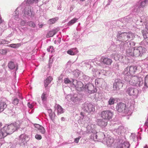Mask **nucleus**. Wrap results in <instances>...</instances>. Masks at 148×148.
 <instances>
[{
	"instance_id": "aec40b11",
	"label": "nucleus",
	"mask_w": 148,
	"mask_h": 148,
	"mask_svg": "<svg viewBox=\"0 0 148 148\" xmlns=\"http://www.w3.org/2000/svg\"><path fill=\"white\" fill-rule=\"evenodd\" d=\"M6 103L3 101H0V112L3 111L7 107Z\"/></svg>"
},
{
	"instance_id": "c03bdc74",
	"label": "nucleus",
	"mask_w": 148,
	"mask_h": 148,
	"mask_svg": "<svg viewBox=\"0 0 148 148\" xmlns=\"http://www.w3.org/2000/svg\"><path fill=\"white\" fill-rule=\"evenodd\" d=\"M35 138L38 140H40L42 138L41 136L39 134H36L35 136Z\"/></svg>"
},
{
	"instance_id": "4be33fe9",
	"label": "nucleus",
	"mask_w": 148,
	"mask_h": 148,
	"mask_svg": "<svg viewBox=\"0 0 148 148\" xmlns=\"http://www.w3.org/2000/svg\"><path fill=\"white\" fill-rule=\"evenodd\" d=\"M130 75H125L124 79L126 82L128 83L129 84H130V81L131 79V77L132 76Z\"/></svg>"
},
{
	"instance_id": "603ef678",
	"label": "nucleus",
	"mask_w": 148,
	"mask_h": 148,
	"mask_svg": "<svg viewBox=\"0 0 148 148\" xmlns=\"http://www.w3.org/2000/svg\"><path fill=\"white\" fill-rule=\"evenodd\" d=\"M145 125L148 127V118L145 122Z\"/></svg>"
},
{
	"instance_id": "9d476101",
	"label": "nucleus",
	"mask_w": 148,
	"mask_h": 148,
	"mask_svg": "<svg viewBox=\"0 0 148 148\" xmlns=\"http://www.w3.org/2000/svg\"><path fill=\"white\" fill-rule=\"evenodd\" d=\"M112 62V60L111 59L108 58L102 57L101 59V62L108 65H111Z\"/></svg>"
},
{
	"instance_id": "864d4df0",
	"label": "nucleus",
	"mask_w": 148,
	"mask_h": 148,
	"mask_svg": "<svg viewBox=\"0 0 148 148\" xmlns=\"http://www.w3.org/2000/svg\"><path fill=\"white\" fill-rule=\"evenodd\" d=\"M41 126H40V125L38 124H36L35 126L37 128L38 130H39L40 129V127Z\"/></svg>"
},
{
	"instance_id": "49530a36",
	"label": "nucleus",
	"mask_w": 148,
	"mask_h": 148,
	"mask_svg": "<svg viewBox=\"0 0 148 148\" xmlns=\"http://www.w3.org/2000/svg\"><path fill=\"white\" fill-rule=\"evenodd\" d=\"M27 106L29 108H32L33 107L34 105L32 103L31 104L29 102H28Z\"/></svg>"
},
{
	"instance_id": "2eb2a0df",
	"label": "nucleus",
	"mask_w": 148,
	"mask_h": 148,
	"mask_svg": "<svg viewBox=\"0 0 148 148\" xmlns=\"http://www.w3.org/2000/svg\"><path fill=\"white\" fill-rule=\"evenodd\" d=\"M8 134L4 127L0 130V139L3 138Z\"/></svg>"
},
{
	"instance_id": "393cba45",
	"label": "nucleus",
	"mask_w": 148,
	"mask_h": 148,
	"mask_svg": "<svg viewBox=\"0 0 148 148\" xmlns=\"http://www.w3.org/2000/svg\"><path fill=\"white\" fill-rule=\"evenodd\" d=\"M126 131V128H125L123 126H121V132L122 134H123V133H124L123 135H121V136H123L121 139H123V137H125L124 133Z\"/></svg>"
},
{
	"instance_id": "20e7f679",
	"label": "nucleus",
	"mask_w": 148,
	"mask_h": 148,
	"mask_svg": "<svg viewBox=\"0 0 148 148\" xmlns=\"http://www.w3.org/2000/svg\"><path fill=\"white\" fill-rule=\"evenodd\" d=\"M143 84V80L141 78L138 77L136 76H133L131 77L130 84L132 85H136L140 86Z\"/></svg>"
},
{
	"instance_id": "4468645a",
	"label": "nucleus",
	"mask_w": 148,
	"mask_h": 148,
	"mask_svg": "<svg viewBox=\"0 0 148 148\" xmlns=\"http://www.w3.org/2000/svg\"><path fill=\"white\" fill-rule=\"evenodd\" d=\"M75 86L76 89L79 91L82 90L83 89V84L80 81L77 82L76 85H75Z\"/></svg>"
},
{
	"instance_id": "c85d7f7f",
	"label": "nucleus",
	"mask_w": 148,
	"mask_h": 148,
	"mask_svg": "<svg viewBox=\"0 0 148 148\" xmlns=\"http://www.w3.org/2000/svg\"><path fill=\"white\" fill-rule=\"evenodd\" d=\"M58 19V18H55L51 19L49 21V23L51 24L54 23Z\"/></svg>"
},
{
	"instance_id": "338daca9",
	"label": "nucleus",
	"mask_w": 148,
	"mask_h": 148,
	"mask_svg": "<svg viewBox=\"0 0 148 148\" xmlns=\"http://www.w3.org/2000/svg\"><path fill=\"white\" fill-rule=\"evenodd\" d=\"M81 1H84L85 0H80Z\"/></svg>"
},
{
	"instance_id": "8fccbe9b",
	"label": "nucleus",
	"mask_w": 148,
	"mask_h": 148,
	"mask_svg": "<svg viewBox=\"0 0 148 148\" xmlns=\"http://www.w3.org/2000/svg\"><path fill=\"white\" fill-rule=\"evenodd\" d=\"M70 49H72L73 50H72L73 51V52H75V54L77 53L78 52L76 48H71Z\"/></svg>"
},
{
	"instance_id": "ea45409f",
	"label": "nucleus",
	"mask_w": 148,
	"mask_h": 148,
	"mask_svg": "<svg viewBox=\"0 0 148 148\" xmlns=\"http://www.w3.org/2000/svg\"><path fill=\"white\" fill-rule=\"evenodd\" d=\"M64 80V83L66 84H69L71 82V81L67 78H65Z\"/></svg>"
},
{
	"instance_id": "a211bd4d",
	"label": "nucleus",
	"mask_w": 148,
	"mask_h": 148,
	"mask_svg": "<svg viewBox=\"0 0 148 148\" xmlns=\"http://www.w3.org/2000/svg\"><path fill=\"white\" fill-rule=\"evenodd\" d=\"M58 32L56 29H53L52 31H49L46 35V37L47 38L53 37Z\"/></svg>"
},
{
	"instance_id": "f03ea898",
	"label": "nucleus",
	"mask_w": 148,
	"mask_h": 148,
	"mask_svg": "<svg viewBox=\"0 0 148 148\" xmlns=\"http://www.w3.org/2000/svg\"><path fill=\"white\" fill-rule=\"evenodd\" d=\"M20 122L18 121L8 125L7 127H3L8 134H12L14 131L20 128Z\"/></svg>"
},
{
	"instance_id": "680f3d73",
	"label": "nucleus",
	"mask_w": 148,
	"mask_h": 148,
	"mask_svg": "<svg viewBox=\"0 0 148 148\" xmlns=\"http://www.w3.org/2000/svg\"><path fill=\"white\" fill-rule=\"evenodd\" d=\"M42 26H43L42 25H39V27L40 28H42Z\"/></svg>"
},
{
	"instance_id": "39448f33",
	"label": "nucleus",
	"mask_w": 148,
	"mask_h": 148,
	"mask_svg": "<svg viewBox=\"0 0 148 148\" xmlns=\"http://www.w3.org/2000/svg\"><path fill=\"white\" fill-rule=\"evenodd\" d=\"M82 108L83 110L88 113L95 111V107L91 103L86 102L82 105Z\"/></svg>"
},
{
	"instance_id": "412c9836",
	"label": "nucleus",
	"mask_w": 148,
	"mask_h": 148,
	"mask_svg": "<svg viewBox=\"0 0 148 148\" xmlns=\"http://www.w3.org/2000/svg\"><path fill=\"white\" fill-rule=\"evenodd\" d=\"M24 14L25 15L31 16L32 15L31 9L29 7L26 8L24 10Z\"/></svg>"
},
{
	"instance_id": "cd10ccee",
	"label": "nucleus",
	"mask_w": 148,
	"mask_h": 148,
	"mask_svg": "<svg viewBox=\"0 0 148 148\" xmlns=\"http://www.w3.org/2000/svg\"><path fill=\"white\" fill-rule=\"evenodd\" d=\"M115 101V99L113 97H111L109 99L108 103L109 105H111L114 103Z\"/></svg>"
},
{
	"instance_id": "6ab92c4d",
	"label": "nucleus",
	"mask_w": 148,
	"mask_h": 148,
	"mask_svg": "<svg viewBox=\"0 0 148 148\" xmlns=\"http://www.w3.org/2000/svg\"><path fill=\"white\" fill-rule=\"evenodd\" d=\"M141 8L139 5V3H136L132 7V10L134 12H138Z\"/></svg>"
},
{
	"instance_id": "4c0bfd02",
	"label": "nucleus",
	"mask_w": 148,
	"mask_h": 148,
	"mask_svg": "<svg viewBox=\"0 0 148 148\" xmlns=\"http://www.w3.org/2000/svg\"><path fill=\"white\" fill-rule=\"evenodd\" d=\"M39 0H27V2L29 3H37Z\"/></svg>"
},
{
	"instance_id": "052dcab7",
	"label": "nucleus",
	"mask_w": 148,
	"mask_h": 148,
	"mask_svg": "<svg viewBox=\"0 0 148 148\" xmlns=\"http://www.w3.org/2000/svg\"><path fill=\"white\" fill-rule=\"evenodd\" d=\"M80 115H81L82 116H83V117H84V115L83 114V113L82 112H81L80 113Z\"/></svg>"
},
{
	"instance_id": "ddd939ff",
	"label": "nucleus",
	"mask_w": 148,
	"mask_h": 148,
	"mask_svg": "<svg viewBox=\"0 0 148 148\" xmlns=\"http://www.w3.org/2000/svg\"><path fill=\"white\" fill-rule=\"evenodd\" d=\"M107 120H103L101 119H99L97 121V123L101 127H105L107 124Z\"/></svg>"
},
{
	"instance_id": "7ed1b4c3",
	"label": "nucleus",
	"mask_w": 148,
	"mask_h": 148,
	"mask_svg": "<svg viewBox=\"0 0 148 148\" xmlns=\"http://www.w3.org/2000/svg\"><path fill=\"white\" fill-rule=\"evenodd\" d=\"M132 107L131 106L128 108L125 104L121 103V115L122 116L130 115L132 113Z\"/></svg>"
},
{
	"instance_id": "79ce46f5",
	"label": "nucleus",
	"mask_w": 148,
	"mask_h": 148,
	"mask_svg": "<svg viewBox=\"0 0 148 148\" xmlns=\"http://www.w3.org/2000/svg\"><path fill=\"white\" fill-rule=\"evenodd\" d=\"M18 99H14L13 102V103L14 105H16L18 103Z\"/></svg>"
},
{
	"instance_id": "a19ab883",
	"label": "nucleus",
	"mask_w": 148,
	"mask_h": 148,
	"mask_svg": "<svg viewBox=\"0 0 148 148\" xmlns=\"http://www.w3.org/2000/svg\"><path fill=\"white\" fill-rule=\"evenodd\" d=\"M143 36L144 39L148 38V32H143Z\"/></svg>"
},
{
	"instance_id": "3c124183",
	"label": "nucleus",
	"mask_w": 148,
	"mask_h": 148,
	"mask_svg": "<svg viewBox=\"0 0 148 148\" xmlns=\"http://www.w3.org/2000/svg\"><path fill=\"white\" fill-rule=\"evenodd\" d=\"M25 22L24 21H21V23H20V24L22 26H23L24 25H25Z\"/></svg>"
},
{
	"instance_id": "37998d69",
	"label": "nucleus",
	"mask_w": 148,
	"mask_h": 148,
	"mask_svg": "<svg viewBox=\"0 0 148 148\" xmlns=\"http://www.w3.org/2000/svg\"><path fill=\"white\" fill-rule=\"evenodd\" d=\"M47 50L49 52H52L53 51V46H50L49 48L47 49Z\"/></svg>"
},
{
	"instance_id": "a18cd8bd",
	"label": "nucleus",
	"mask_w": 148,
	"mask_h": 148,
	"mask_svg": "<svg viewBox=\"0 0 148 148\" xmlns=\"http://www.w3.org/2000/svg\"><path fill=\"white\" fill-rule=\"evenodd\" d=\"M120 103H119L116 106V109L117 111H118L119 112V110H120Z\"/></svg>"
},
{
	"instance_id": "bb28decb",
	"label": "nucleus",
	"mask_w": 148,
	"mask_h": 148,
	"mask_svg": "<svg viewBox=\"0 0 148 148\" xmlns=\"http://www.w3.org/2000/svg\"><path fill=\"white\" fill-rule=\"evenodd\" d=\"M70 100L73 103H76L79 101V99L77 97L73 96L70 98Z\"/></svg>"
},
{
	"instance_id": "7c9ffc66",
	"label": "nucleus",
	"mask_w": 148,
	"mask_h": 148,
	"mask_svg": "<svg viewBox=\"0 0 148 148\" xmlns=\"http://www.w3.org/2000/svg\"><path fill=\"white\" fill-rule=\"evenodd\" d=\"M57 108L58 112L60 114L62 113L63 112V109L62 107L59 105H58L57 106Z\"/></svg>"
},
{
	"instance_id": "5701e85b",
	"label": "nucleus",
	"mask_w": 148,
	"mask_h": 148,
	"mask_svg": "<svg viewBox=\"0 0 148 148\" xmlns=\"http://www.w3.org/2000/svg\"><path fill=\"white\" fill-rule=\"evenodd\" d=\"M148 3L143 0L139 3V5L141 8H144L148 5Z\"/></svg>"
},
{
	"instance_id": "09e8293b",
	"label": "nucleus",
	"mask_w": 148,
	"mask_h": 148,
	"mask_svg": "<svg viewBox=\"0 0 148 148\" xmlns=\"http://www.w3.org/2000/svg\"><path fill=\"white\" fill-rule=\"evenodd\" d=\"M103 82V80L102 79H99L97 80V84L100 85L101 84V82Z\"/></svg>"
},
{
	"instance_id": "1a4fd4ad",
	"label": "nucleus",
	"mask_w": 148,
	"mask_h": 148,
	"mask_svg": "<svg viewBox=\"0 0 148 148\" xmlns=\"http://www.w3.org/2000/svg\"><path fill=\"white\" fill-rule=\"evenodd\" d=\"M126 92L130 96H136L138 93V91L136 88L129 87L127 88Z\"/></svg>"
},
{
	"instance_id": "e433bc0d",
	"label": "nucleus",
	"mask_w": 148,
	"mask_h": 148,
	"mask_svg": "<svg viewBox=\"0 0 148 148\" xmlns=\"http://www.w3.org/2000/svg\"><path fill=\"white\" fill-rule=\"evenodd\" d=\"M39 132L42 134H44L45 133V128L42 126L40 127V129L39 130Z\"/></svg>"
},
{
	"instance_id": "de8ad7c7",
	"label": "nucleus",
	"mask_w": 148,
	"mask_h": 148,
	"mask_svg": "<svg viewBox=\"0 0 148 148\" xmlns=\"http://www.w3.org/2000/svg\"><path fill=\"white\" fill-rule=\"evenodd\" d=\"M81 138V136H79L78 137V138H75L74 140V142L75 143H78L79 140Z\"/></svg>"
},
{
	"instance_id": "0e129e2a",
	"label": "nucleus",
	"mask_w": 148,
	"mask_h": 148,
	"mask_svg": "<svg viewBox=\"0 0 148 148\" xmlns=\"http://www.w3.org/2000/svg\"><path fill=\"white\" fill-rule=\"evenodd\" d=\"M147 24H146L145 25V26H145V28H146V29H147L148 30V27H147Z\"/></svg>"
},
{
	"instance_id": "f257e3e1",
	"label": "nucleus",
	"mask_w": 148,
	"mask_h": 148,
	"mask_svg": "<svg viewBox=\"0 0 148 148\" xmlns=\"http://www.w3.org/2000/svg\"><path fill=\"white\" fill-rule=\"evenodd\" d=\"M145 51V49L142 47H135L133 51L132 49H130L127 51L126 56L129 57L135 56L136 57L141 56Z\"/></svg>"
},
{
	"instance_id": "774afa93",
	"label": "nucleus",
	"mask_w": 148,
	"mask_h": 148,
	"mask_svg": "<svg viewBox=\"0 0 148 148\" xmlns=\"http://www.w3.org/2000/svg\"><path fill=\"white\" fill-rule=\"evenodd\" d=\"M127 118L128 119H129V117L128 116H127Z\"/></svg>"
},
{
	"instance_id": "4d7b16f0",
	"label": "nucleus",
	"mask_w": 148,
	"mask_h": 148,
	"mask_svg": "<svg viewBox=\"0 0 148 148\" xmlns=\"http://www.w3.org/2000/svg\"><path fill=\"white\" fill-rule=\"evenodd\" d=\"M118 56H119V55H117V56H114V59H115V60H119V59L117 58H116Z\"/></svg>"
},
{
	"instance_id": "6e6552de",
	"label": "nucleus",
	"mask_w": 148,
	"mask_h": 148,
	"mask_svg": "<svg viewBox=\"0 0 148 148\" xmlns=\"http://www.w3.org/2000/svg\"><path fill=\"white\" fill-rule=\"evenodd\" d=\"M123 47L122 48V49L125 50L127 55V51L130 49H132V47L135 45V43L134 42L130 41L124 43Z\"/></svg>"
},
{
	"instance_id": "0eeeda50",
	"label": "nucleus",
	"mask_w": 148,
	"mask_h": 148,
	"mask_svg": "<svg viewBox=\"0 0 148 148\" xmlns=\"http://www.w3.org/2000/svg\"><path fill=\"white\" fill-rule=\"evenodd\" d=\"M135 36L134 34L131 32H123L121 33V37L123 42H125L128 39H133Z\"/></svg>"
},
{
	"instance_id": "58836bf2",
	"label": "nucleus",
	"mask_w": 148,
	"mask_h": 148,
	"mask_svg": "<svg viewBox=\"0 0 148 148\" xmlns=\"http://www.w3.org/2000/svg\"><path fill=\"white\" fill-rule=\"evenodd\" d=\"M7 53V50L5 49H0V53L3 55H5Z\"/></svg>"
},
{
	"instance_id": "b1692460",
	"label": "nucleus",
	"mask_w": 148,
	"mask_h": 148,
	"mask_svg": "<svg viewBox=\"0 0 148 148\" xmlns=\"http://www.w3.org/2000/svg\"><path fill=\"white\" fill-rule=\"evenodd\" d=\"M21 46V44L20 43L12 44L9 45L10 47L14 48H18Z\"/></svg>"
},
{
	"instance_id": "bf43d9fd",
	"label": "nucleus",
	"mask_w": 148,
	"mask_h": 148,
	"mask_svg": "<svg viewBox=\"0 0 148 148\" xmlns=\"http://www.w3.org/2000/svg\"><path fill=\"white\" fill-rule=\"evenodd\" d=\"M3 22V20L1 16H0V24L2 23Z\"/></svg>"
},
{
	"instance_id": "9b49d317",
	"label": "nucleus",
	"mask_w": 148,
	"mask_h": 148,
	"mask_svg": "<svg viewBox=\"0 0 148 148\" xmlns=\"http://www.w3.org/2000/svg\"><path fill=\"white\" fill-rule=\"evenodd\" d=\"M121 140L122 141V144H121V148H129L130 145L128 142L126 141L125 137H123V139H121Z\"/></svg>"
},
{
	"instance_id": "473e14b6",
	"label": "nucleus",
	"mask_w": 148,
	"mask_h": 148,
	"mask_svg": "<svg viewBox=\"0 0 148 148\" xmlns=\"http://www.w3.org/2000/svg\"><path fill=\"white\" fill-rule=\"evenodd\" d=\"M72 49H70L67 51V53L71 55H74L75 54V52H73Z\"/></svg>"
},
{
	"instance_id": "13d9d810",
	"label": "nucleus",
	"mask_w": 148,
	"mask_h": 148,
	"mask_svg": "<svg viewBox=\"0 0 148 148\" xmlns=\"http://www.w3.org/2000/svg\"><path fill=\"white\" fill-rule=\"evenodd\" d=\"M143 18V17H142L141 18V20L140 21V22L142 23V22H145V21H144V20H143L142 19V18Z\"/></svg>"
},
{
	"instance_id": "69168bd1",
	"label": "nucleus",
	"mask_w": 148,
	"mask_h": 148,
	"mask_svg": "<svg viewBox=\"0 0 148 148\" xmlns=\"http://www.w3.org/2000/svg\"><path fill=\"white\" fill-rule=\"evenodd\" d=\"M54 42L56 44V40H55L54 41Z\"/></svg>"
},
{
	"instance_id": "6e6d98bb",
	"label": "nucleus",
	"mask_w": 148,
	"mask_h": 148,
	"mask_svg": "<svg viewBox=\"0 0 148 148\" xmlns=\"http://www.w3.org/2000/svg\"><path fill=\"white\" fill-rule=\"evenodd\" d=\"M48 112L49 113V114H51L53 112L52 111V110L51 109H49L48 110Z\"/></svg>"
},
{
	"instance_id": "dca6fc26",
	"label": "nucleus",
	"mask_w": 148,
	"mask_h": 148,
	"mask_svg": "<svg viewBox=\"0 0 148 148\" xmlns=\"http://www.w3.org/2000/svg\"><path fill=\"white\" fill-rule=\"evenodd\" d=\"M128 67L130 75L134 74L137 70V67L136 66H128Z\"/></svg>"
},
{
	"instance_id": "5fc2aeb1",
	"label": "nucleus",
	"mask_w": 148,
	"mask_h": 148,
	"mask_svg": "<svg viewBox=\"0 0 148 148\" xmlns=\"http://www.w3.org/2000/svg\"><path fill=\"white\" fill-rule=\"evenodd\" d=\"M87 88H88V90H90V91H92V90H90V87H93V86L92 85H88V86H87Z\"/></svg>"
},
{
	"instance_id": "f8f14e48",
	"label": "nucleus",
	"mask_w": 148,
	"mask_h": 148,
	"mask_svg": "<svg viewBox=\"0 0 148 148\" xmlns=\"http://www.w3.org/2000/svg\"><path fill=\"white\" fill-rule=\"evenodd\" d=\"M53 78L52 77L49 76L47 77L44 81V86L45 88H48V85L52 81Z\"/></svg>"
},
{
	"instance_id": "e2e57ef3",
	"label": "nucleus",
	"mask_w": 148,
	"mask_h": 148,
	"mask_svg": "<svg viewBox=\"0 0 148 148\" xmlns=\"http://www.w3.org/2000/svg\"><path fill=\"white\" fill-rule=\"evenodd\" d=\"M144 148H148V147L146 145L144 147Z\"/></svg>"
},
{
	"instance_id": "72a5a7b5",
	"label": "nucleus",
	"mask_w": 148,
	"mask_h": 148,
	"mask_svg": "<svg viewBox=\"0 0 148 148\" xmlns=\"http://www.w3.org/2000/svg\"><path fill=\"white\" fill-rule=\"evenodd\" d=\"M27 23L29 26L31 27H34L36 26L35 23L32 21L29 22Z\"/></svg>"
},
{
	"instance_id": "423d86ee",
	"label": "nucleus",
	"mask_w": 148,
	"mask_h": 148,
	"mask_svg": "<svg viewBox=\"0 0 148 148\" xmlns=\"http://www.w3.org/2000/svg\"><path fill=\"white\" fill-rule=\"evenodd\" d=\"M113 113L110 110H106L102 111L100 114L101 117L104 120H110L112 119Z\"/></svg>"
},
{
	"instance_id": "a878e982",
	"label": "nucleus",
	"mask_w": 148,
	"mask_h": 148,
	"mask_svg": "<svg viewBox=\"0 0 148 148\" xmlns=\"http://www.w3.org/2000/svg\"><path fill=\"white\" fill-rule=\"evenodd\" d=\"M77 20L78 19L75 18L72 19L68 23V25L70 26L73 25L76 22Z\"/></svg>"
},
{
	"instance_id": "c756f323",
	"label": "nucleus",
	"mask_w": 148,
	"mask_h": 148,
	"mask_svg": "<svg viewBox=\"0 0 148 148\" xmlns=\"http://www.w3.org/2000/svg\"><path fill=\"white\" fill-rule=\"evenodd\" d=\"M129 68L128 66L123 71V74L125 75L130 74L129 72Z\"/></svg>"
},
{
	"instance_id": "f3484780",
	"label": "nucleus",
	"mask_w": 148,
	"mask_h": 148,
	"mask_svg": "<svg viewBox=\"0 0 148 148\" xmlns=\"http://www.w3.org/2000/svg\"><path fill=\"white\" fill-rule=\"evenodd\" d=\"M16 66V70H17L18 69L17 65L16 64V65L14 62L12 61H10L9 62L8 64L9 68L11 69H14Z\"/></svg>"
},
{
	"instance_id": "c9c22d12",
	"label": "nucleus",
	"mask_w": 148,
	"mask_h": 148,
	"mask_svg": "<svg viewBox=\"0 0 148 148\" xmlns=\"http://www.w3.org/2000/svg\"><path fill=\"white\" fill-rule=\"evenodd\" d=\"M46 94L44 93H43L41 96V98L42 100L43 101H45L47 99V97L46 96Z\"/></svg>"
},
{
	"instance_id": "2f4dec72",
	"label": "nucleus",
	"mask_w": 148,
	"mask_h": 148,
	"mask_svg": "<svg viewBox=\"0 0 148 148\" xmlns=\"http://www.w3.org/2000/svg\"><path fill=\"white\" fill-rule=\"evenodd\" d=\"M144 85L145 86L148 87V75L145 77Z\"/></svg>"
},
{
	"instance_id": "f704fd0d",
	"label": "nucleus",
	"mask_w": 148,
	"mask_h": 148,
	"mask_svg": "<svg viewBox=\"0 0 148 148\" xmlns=\"http://www.w3.org/2000/svg\"><path fill=\"white\" fill-rule=\"evenodd\" d=\"M49 115L52 121H54V117L55 116V114L53 112L51 114H49Z\"/></svg>"
}]
</instances>
